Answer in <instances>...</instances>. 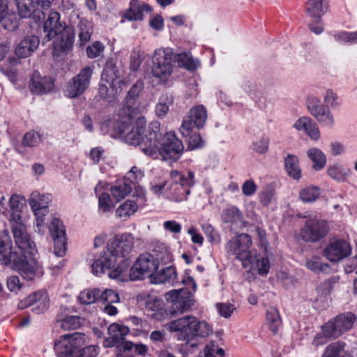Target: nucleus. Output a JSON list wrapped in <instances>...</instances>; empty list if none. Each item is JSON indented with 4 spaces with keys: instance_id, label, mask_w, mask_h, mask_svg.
Here are the masks:
<instances>
[{
    "instance_id": "f257e3e1",
    "label": "nucleus",
    "mask_w": 357,
    "mask_h": 357,
    "mask_svg": "<svg viewBox=\"0 0 357 357\" xmlns=\"http://www.w3.org/2000/svg\"><path fill=\"white\" fill-rule=\"evenodd\" d=\"M131 118L126 116L125 121H114V132L112 136L121 137L130 145L139 146L142 151L146 155H155L161 137L160 123L158 121L151 122L146 129V122L144 117L138 118L134 123H132Z\"/></svg>"
},
{
    "instance_id": "f03ea898",
    "label": "nucleus",
    "mask_w": 357,
    "mask_h": 357,
    "mask_svg": "<svg viewBox=\"0 0 357 357\" xmlns=\"http://www.w3.org/2000/svg\"><path fill=\"white\" fill-rule=\"evenodd\" d=\"M45 33L43 41L49 42L58 37L53 43V54L59 55L61 53L67 54L73 49L75 30L71 26H67L60 20V14L51 10L43 26Z\"/></svg>"
},
{
    "instance_id": "7ed1b4c3",
    "label": "nucleus",
    "mask_w": 357,
    "mask_h": 357,
    "mask_svg": "<svg viewBox=\"0 0 357 357\" xmlns=\"http://www.w3.org/2000/svg\"><path fill=\"white\" fill-rule=\"evenodd\" d=\"M133 248V238L129 234L115 236L107 244V252H105L91 265L92 272L96 275L104 273L105 270H109L114 266L119 259L126 262L127 256Z\"/></svg>"
},
{
    "instance_id": "20e7f679",
    "label": "nucleus",
    "mask_w": 357,
    "mask_h": 357,
    "mask_svg": "<svg viewBox=\"0 0 357 357\" xmlns=\"http://www.w3.org/2000/svg\"><path fill=\"white\" fill-rule=\"evenodd\" d=\"M165 327L171 333L178 332L177 339L180 341H190L197 337H206L213 333L212 328L206 321H199L192 315L173 320Z\"/></svg>"
},
{
    "instance_id": "39448f33",
    "label": "nucleus",
    "mask_w": 357,
    "mask_h": 357,
    "mask_svg": "<svg viewBox=\"0 0 357 357\" xmlns=\"http://www.w3.org/2000/svg\"><path fill=\"white\" fill-rule=\"evenodd\" d=\"M86 335L80 333L62 335L54 343L58 357H96L98 347L94 345L84 347Z\"/></svg>"
},
{
    "instance_id": "423d86ee",
    "label": "nucleus",
    "mask_w": 357,
    "mask_h": 357,
    "mask_svg": "<svg viewBox=\"0 0 357 357\" xmlns=\"http://www.w3.org/2000/svg\"><path fill=\"white\" fill-rule=\"evenodd\" d=\"M252 239L250 235L241 234L228 241L226 249L229 255L241 261L247 268L256 259V251L251 249Z\"/></svg>"
},
{
    "instance_id": "0eeeda50",
    "label": "nucleus",
    "mask_w": 357,
    "mask_h": 357,
    "mask_svg": "<svg viewBox=\"0 0 357 357\" xmlns=\"http://www.w3.org/2000/svg\"><path fill=\"white\" fill-rule=\"evenodd\" d=\"M10 221L13 237L18 248L24 253L33 255L37 252L36 246L26 231L21 215L11 213Z\"/></svg>"
},
{
    "instance_id": "6e6552de",
    "label": "nucleus",
    "mask_w": 357,
    "mask_h": 357,
    "mask_svg": "<svg viewBox=\"0 0 357 357\" xmlns=\"http://www.w3.org/2000/svg\"><path fill=\"white\" fill-rule=\"evenodd\" d=\"M165 298L172 305L167 310L171 317L183 314L194 305L190 291L187 289H179L170 291L165 294Z\"/></svg>"
},
{
    "instance_id": "1a4fd4ad",
    "label": "nucleus",
    "mask_w": 357,
    "mask_h": 357,
    "mask_svg": "<svg viewBox=\"0 0 357 357\" xmlns=\"http://www.w3.org/2000/svg\"><path fill=\"white\" fill-rule=\"evenodd\" d=\"M158 267V259L149 254L141 255L130 270V278L138 280L149 276L151 279Z\"/></svg>"
},
{
    "instance_id": "9d476101",
    "label": "nucleus",
    "mask_w": 357,
    "mask_h": 357,
    "mask_svg": "<svg viewBox=\"0 0 357 357\" xmlns=\"http://www.w3.org/2000/svg\"><path fill=\"white\" fill-rule=\"evenodd\" d=\"M184 146L182 142L178 139L174 133L167 132L160 139L158 153L162 155L165 160H177L181 155Z\"/></svg>"
},
{
    "instance_id": "9b49d317",
    "label": "nucleus",
    "mask_w": 357,
    "mask_h": 357,
    "mask_svg": "<svg viewBox=\"0 0 357 357\" xmlns=\"http://www.w3.org/2000/svg\"><path fill=\"white\" fill-rule=\"evenodd\" d=\"M173 52L169 49H159L153 57L152 73L161 80H166L172 71Z\"/></svg>"
},
{
    "instance_id": "f8f14e48",
    "label": "nucleus",
    "mask_w": 357,
    "mask_h": 357,
    "mask_svg": "<svg viewBox=\"0 0 357 357\" xmlns=\"http://www.w3.org/2000/svg\"><path fill=\"white\" fill-rule=\"evenodd\" d=\"M328 231V227L325 220L312 218L306 221L300 235L303 241L315 243L324 238Z\"/></svg>"
},
{
    "instance_id": "ddd939ff",
    "label": "nucleus",
    "mask_w": 357,
    "mask_h": 357,
    "mask_svg": "<svg viewBox=\"0 0 357 357\" xmlns=\"http://www.w3.org/2000/svg\"><path fill=\"white\" fill-rule=\"evenodd\" d=\"M354 321L355 317L352 313L342 314L337 316L333 320L324 324L321 328L324 329L326 335L332 336V338H337L351 329Z\"/></svg>"
},
{
    "instance_id": "4468645a",
    "label": "nucleus",
    "mask_w": 357,
    "mask_h": 357,
    "mask_svg": "<svg viewBox=\"0 0 357 357\" xmlns=\"http://www.w3.org/2000/svg\"><path fill=\"white\" fill-rule=\"evenodd\" d=\"M207 119L206 109L203 105L193 107L189 112L186 119H184L180 128V132L184 137H188L192 132L193 126L197 129L204 127Z\"/></svg>"
},
{
    "instance_id": "2eb2a0df",
    "label": "nucleus",
    "mask_w": 357,
    "mask_h": 357,
    "mask_svg": "<svg viewBox=\"0 0 357 357\" xmlns=\"http://www.w3.org/2000/svg\"><path fill=\"white\" fill-rule=\"evenodd\" d=\"M92 75V69L86 66L67 84L66 96L69 98H76L83 93L89 87Z\"/></svg>"
},
{
    "instance_id": "dca6fc26",
    "label": "nucleus",
    "mask_w": 357,
    "mask_h": 357,
    "mask_svg": "<svg viewBox=\"0 0 357 357\" xmlns=\"http://www.w3.org/2000/svg\"><path fill=\"white\" fill-rule=\"evenodd\" d=\"M49 230L54 241L55 255L63 256L66 251L67 244L65 226L59 219L53 218L49 226Z\"/></svg>"
},
{
    "instance_id": "f3484780",
    "label": "nucleus",
    "mask_w": 357,
    "mask_h": 357,
    "mask_svg": "<svg viewBox=\"0 0 357 357\" xmlns=\"http://www.w3.org/2000/svg\"><path fill=\"white\" fill-rule=\"evenodd\" d=\"M127 86L125 80H119L117 82H107L100 81L98 94V97L104 102L114 105L117 102L118 96L121 93L124 86Z\"/></svg>"
},
{
    "instance_id": "a211bd4d",
    "label": "nucleus",
    "mask_w": 357,
    "mask_h": 357,
    "mask_svg": "<svg viewBox=\"0 0 357 357\" xmlns=\"http://www.w3.org/2000/svg\"><path fill=\"white\" fill-rule=\"evenodd\" d=\"M305 12L307 16L312 20L309 23V28L314 33L320 34L324 30L321 23V17L325 13L323 0H309L305 3Z\"/></svg>"
},
{
    "instance_id": "6ab92c4d",
    "label": "nucleus",
    "mask_w": 357,
    "mask_h": 357,
    "mask_svg": "<svg viewBox=\"0 0 357 357\" xmlns=\"http://www.w3.org/2000/svg\"><path fill=\"white\" fill-rule=\"evenodd\" d=\"M351 252V245L346 241L331 240L324 249L323 255L331 262H337L349 256Z\"/></svg>"
},
{
    "instance_id": "aec40b11",
    "label": "nucleus",
    "mask_w": 357,
    "mask_h": 357,
    "mask_svg": "<svg viewBox=\"0 0 357 357\" xmlns=\"http://www.w3.org/2000/svg\"><path fill=\"white\" fill-rule=\"evenodd\" d=\"M17 13L21 18H29L37 23L44 19L43 8L34 0H15Z\"/></svg>"
},
{
    "instance_id": "412c9836",
    "label": "nucleus",
    "mask_w": 357,
    "mask_h": 357,
    "mask_svg": "<svg viewBox=\"0 0 357 357\" xmlns=\"http://www.w3.org/2000/svg\"><path fill=\"white\" fill-rule=\"evenodd\" d=\"M13 257L11 267L17 271L24 279L33 280L37 269L36 261L32 258L28 259L25 253L13 255Z\"/></svg>"
},
{
    "instance_id": "4be33fe9",
    "label": "nucleus",
    "mask_w": 357,
    "mask_h": 357,
    "mask_svg": "<svg viewBox=\"0 0 357 357\" xmlns=\"http://www.w3.org/2000/svg\"><path fill=\"white\" fill-rule=\"evenodd\" d=\"M143 89L144 82L139 79L132 86L125 97L122 110L125 116H128L129 119L132 117V114L137 109V100Z\"/></svg>"
},
{
    "instance_id": "5701e85b",
    "label": "nucleus",
    "mask_w": 357,
    "mask_h": 357,
    "mask_svg": "<svg viewBox=\"0 0 357 357\" xmlns=\"http://www.w3.org/2000/svg\"><path fill=\"white\" fill-rule=\"evenodd\" d=\"M54 87V80L50 77H42L38 72L31 76L29 89L34 94H44L50 92Z\"/></svg>"
},
{
    "instance_id": "b1692460",
    "label": "nucleus",
    "mask_w": 357,
    "mask_h": 357,
    "mask_svg": "<svg viewBox=\"0 0 357 357\" xmlns=\"http://www.w3.org/2000/svg\"><path fill=\"white\" fill-rule=\"evenodd\" d=\"M39 43L38 36L31 35L24 37L15 47L17 59L30 56L38 49Z\"/></svg>"
},
{
    "instance_id": "393cba45",
    "label": "nucleus",
    "mask_w": 357,
    "mask_h": 357,
    "mask_svg": "<svg viewBox=\"0 0 357 357\" xmlns=\"http://www.w3.org/2000/svg\"><path fill=\"white\" fill-rule=\"evenodd\" d=\"M151 12L152 8L148 4H140L138 0H132L130 3V8L123 14L121 23L124 20L129 21L142 20L143 19V12Z\"/></svg>"
},
{
    "instance_id": "a878e982",
    "label": "nucleus",
    "mask_w": 357,
    "mask_h": 357,
    "mask_svg": "<svg viewBox=\"0 0 357 357\" xmlns=\"http://www.w3.org/2000/svg\"><path fill=\"white\" fill-rule=\"evenodd\" d=\"M123 70L120 66H117L116 63L112 59L108 60L103 68L101 74L100 80L105 82H117L119 80H124L121 79L122 76Z\"/></svg>"
},
{
    "instance_id": "bb28decb",
    "label": "nucleus",
    "mask_w": 357,
    "mask_h": 357,
    "mask_svg": "<svg viewBox=\"0 0 357 357\" xmlns=\"http://www.w3.org/2000/svg\"><path fill=\"white\" fill-rule=\"evenodd\" d=\"M137 301L141 305H144V307L151 311H155L154 316L157 319L159 318V315L168 316L167 310L161 307V300L158 298H152L149 296L139 295L137 296Z\"/></svg>"
},
{
    "instance_id": "cd10ccee",
    "label": "nucleus",
    "mask_w": 357,
    "mask_h": 357,
    "mask_svg": "<svg viewBox=\"0 0 357 357\" xmlns=\"http://www.w3.org/2000/svg\"><path fill=\"white\" fill-rule=\"evenodd\" d=\"M294 127L298 130H304L307 135L312 139L317 140L320 137L319 129L315 123L307 116H303L298 119L294 123Z\"/></svg>"
},
{
    "instance_id": "c85d7f7f",
    "label": "nucleus",
    "mask_w": 357,
    "mask_h": 357,
    "mask_svg": "<svg viewBox=\"0 0 357 357\" xmlns=\"http://www.w3.org/2000/svg\"><path fill=\"white\" fill-rule=\"evenodd\" d=\"M17 252H13L11 248V242L7 235L0 238V258L6 265H10L13 262V255H19Z\"/></svg>"
},
{
    "instance_id": "c756f323",
    "label": "nucleus",
    "mask_w": 357,
    "mask_h": 357,
    "mask_svg": "<svg viewBox=\"0 0 357 357\" xmlns=\"http://www.w3.org/2000/svg\"><path fill=\"white\" fill-rule=\"evenodd\" d=\"M47 300V296L45 292L37 291L26 298L25 301L26 303V306L34 305L37 303L38 305L33 307L32 310L35 311L36 313H40L47 308L45 303Z\"/></svg>"
},
{
    "instance_id": "7c9ffc66",
    "label": "nucleus",
    "mask_w": 357,
    "mask_h": 357,
    "mask_svg": "<svg viewBox=\"0 0 357 357\" xmlns=\"http://www.w3.org/2000/svg\"><path fill=\"white\" fill-rule=\"evenodd\" d=\"M176 278V268L173 266H168L161 269L158 273H154L151 278V282L155 284L171 283L174 282Z\"/></svg>"
},
{
    "instance_id": "2f4dec72",
    "label": "nucleus",
    "mask_w": 357,
    "mask_h": 357,
    "mask_svg": "<svg viewBox=\"0 0 357 357\" xmlns=\"http://www.w3.org/2000/svg\"><path fill=\"white\" fill-rule=\"evenodd\" d=\"M284 167L288 175L294 179L298 180L301 177V169L298 158L289 154L284 159Z\"/></svg>"
},
{
    "instance_id": "473e14b6",
    "label": "nucleus",
    "mask_w": 357,
    "mask_h": 357,
    "mask_svg": "<svg viewBox=\"0 0 357 357\" xmlns=\"http://www.w3.org/2000/svg\"><path fill=\"white\" fill-rule=\"evenodd\" d=\"M77 29L79 31V44L80 46H83L91 39L93 33V26L91 22L82 19L79 21Z\"/></svg>"
},
{
    "instance_id": "72a5a7b5",
    "label": "nucleus",
    "mask_w": 357,
    "mask_h": 357,
    "mask_svg": "<svg viewBox=\"0 0 357 357\" xmlns=\"http://www.w3.org/2000/svg\"><path fill=\"white\" fill-rule=\"evenodd\" d=\"M51 201L50 195H40L37 191H34L31 194L29 199V203L32 209L40 208L42 210H48L47 206Z\"/></svg>"
},
{
    "instance_id": "f704fd0d",
    "label": "nucleus",
    "mask_w": 357,
    "mask_h": 357,
    "mask_svg": "<svg viewBox=\"0 0 357 357\" xmlns=\"http://www.w3.org/2000/svg\"><path fill=\"white\" fill-rule=\"evenodd\" d=\"M344 347L345 344L340 341L331 343L326 348L322 357H350Z\"/></svg>"
},
{
    "instance_id": "c9c22d12",
    "label": "nucleus",
    "mask_w": 357,
    "mask_h": 357,
    "mask_svg": "<svg viewBox=\"0 0 357 357\" xmlns=\"http://www.w3.org/2000/svg\"><path fill=\"white\" fill-rule=\"evenodd\" d=\"M20 63L19 59L15 57L8 59L7 63H3L0 67L1 73L6 76L11 82L17 79V71L15 68Z\"/></svg>"
},
{
    "instance_id": "e433bc0d",
    "label": "nucleus",
    "mask_w": 357,
    "mask_h": 357,
    "mask_svg": "<svg viewBox=\"0 0 357 357\" xmlns=\"http://www.w3.org/2000/svg\"><path fill=\"white\" fill-rule=\"evenodd\" d=\"M172 104L173 98L171 95L167 93L162 94L155 106V112L156 116L159 118L165 116L169 111V106Z\"/></svg>"
},
{
    "instance_id": "4c0bfd02",
    "label": "nucleus",
    "mask_w": 357,
    "mask_h": 357,
    "mask_svg": "<svg viewBox=\"0 0 357 357\" xmlns=\"http://www.w3.org/2000/svg\"><path fill=\"white\" fill-rule=\"evenodd\" d=\"M305 266L314 273L325 272L329 267L328 264L322 261L321 257L315 255L306 259Z\"/></svg>"
},
{
    "instance_id": "58836bf2",
    "label": "nucleus",
    "mask_w": 357,
    "mask_h": 357,
    "mask_svg": "<svg viewBox=\"0 0 357 357\" xmlns=\"http://www.w3.org/2000/svg\"><path fill=\"white\" fill-rule=\"evenodd\" d=\"M172 61L178 63L179 66H183L189 70H193L197 68L196 61L187 53H173Z\"/></svg>"
},
{
    "instance_id": "ea45409f",
    "label": "nucleus",
    "mask_w": 357,
    "mask_h": 357,
    "mask_svg": "<svg viewBox=\"0 0 357 357\" xmlns=\"http://www.w3.org/2000/svg\"><path fill=\"white\" fill-rule=\"evenodd\" d=\"M137 210V204L132 200H127L116 210V215L120 218L126 219Z\"/></svg>"
},
{
    "instance_id": "a19ab883",
    "label": "nucleus",
    "mask_w": 357,
    "mask_h": 357,
    "mask_svg": "<svg viewBox=\"0 0 357 357\" xmlns=\"http://www.w3.org/2000/svg\"><path fill=\"white\" fill-rule=\"evenodd\" d=\"M100 289H86L80 292L78 300L83 305H90L99 301Z\"/></svg>"
},
{
    "instance_id": "79ce46f5",
    "label": "nucleus",
    "mask_w": 357,
    "mask_h": 357,
    "mask_svg": "<svg viewBox=\"0 0 357 357\" xmlns=\"http://www.w3.org/2000/svg\"><path fill=\"white\" fill-rule=\"evenodd\" d=\"M132 191L131 185L126 182L120 183L111 188V193L114 198L119 201L128 196Z\"/></svg>"
},
{
    "instance_id": "37998d69",
    "label": "nucleus",
    "mask_w": 357,
    "mask_h": 357,
    "mask_svg": "<svg viewBox=\"0 0 357 357\" xmlns=\"http://www.w3.org/2000/svg\"><path fill=\"white\" fill-rule=\"evenodd\" d=\"M307 155L314 162L313 167L315 169H320L324 167L326 160L321 150L316 148L310 149L307 151Z\"/></svg>"
},
{
    "instance_id": "c03bdc74",
    "label": "nucleus",
    "mask_w": 357,
    "mask_h": 357,
    "mask_svg": "<svg viewBox=\"0 0 357 357\" xmlns=\"http://www.w3.org/2000/svg\"><path fill=\"white\" fill-rule=\"evenodd\" d=\"M319 188L316 186H309L302 189L299 193L300 199L304 202H314L319 196Z\"/></svg>"
},
{
    "instance_id": "a18cd8bd",
    "label": "nucleus",
    "mask_w": 357,
    "mask_h": 357,
    "mask_svg": "<svg viewBox=\"0 0 357 357\" xmlns=\"http://www.w3.org/2000/svg\"><path fill=\"white\" fill-rule=\"evenodd\" d=\"M129 333V328L118 324H112L108 327V333L110 337L121 342L124 337Z\"/></svg>"
},
{
    "instance_id": "49530a36",
    "label": "nucleus",
    "mask_w": 357,
    "mask_h": 357,
    "mask_svg": "<svg viewBox=\"0 0 357 357\" xmlns=\"http://www.w3.org/2000/svg\"><path fill=\"white\" fill-rule=\"evenodd\" d=\"M266 320L270 325L271 330L276 333L278 328L281 324L280 317L277 309L270 307L266 312Z\"/></svg>"
},
{
    "instance_id": "de8ad7c7",
    "label": "nucleus",
    "mask_w": 357,
    "mask_h": 357,
    "mask_svg": "<svg viewBox=\"0 0 357 357\" xmlns=\"http://www.w3.org/2000/svg\"><path fill=\"white\" fill-rule=\"evenodd\" d=\"M312 114L319 121L327 126H332L334 121L333 117L331 114L329 110L326 109L323 105L320 106V109H317L312 112Z\"/></svg>"
},
{
    "instance_id": "09e8293b",
    "label": "nucleus",
    "mask_w": 357,
    "mask_h": 357,
    "mask_svg": "<svg viewBox=\"0 0 357 357\" xmlns=\"http://www.w3.org/2000/svg\"><path fill=\"white\" fill-rule=\"evenodd\" d=\"M0 23L5 29L9 31H15L19 27V20L15 14H8L7 13Z\"/></svg>"
},
{
    "instance_id": "8fccbe9b",
    "label": "nucleus",
    "mask_w": 357,
    "mask_h": 357,
    "mask_svg": "<svg viewBox=\"0 0 357 357\" xmlns=\"http://www.w3.org/2000/svg\"><path fill=\"white\" fill-rule=\"evenodd\" d=\"M81 319L78 316H69L61 321L60 327L65 331L75 330L81 326Z\"/></svg>"
},
{
    "instance_id": "3c124183",
    "label": "nucleus",
    "mask_w": 357,
    "mask_h": 357,
    "mask_svg": "<svg viewBox=\"0 0 357 357\" xmlns=\"http://www.w3.org/2000/svg\"><path fill=\"white\" fill-rule=\"evenodd\" d=\"M194 174L193 172L189 171L187 172V175L183 174V179H182L178 184L181 188L183 191L184 197L179 198V200L186 199V196L190 193V188L194 184Z\"/></svg>"
},
{
    "instance_id": "603ef678",
    "label": "nucleus",
    "mask_w": 357,
    "mask_h": 357,
    "mask_svg": "<svg viewBox=\"0 0 357 357\" xmlns=\"http://www.w3.org/2000/svg\"><path fill=\"white\" fill-rule=\"evenodd\" d=\"M194 174L193 172L189 171L187 172V175L183 174V179H182L178 184L181 188L183 191L184 197L179 198V200L186 199V196L190 193V188L194 184Z\"/></svg>"
},
{
    "instance_id": "864d4df0",
    "label": "nucleus",
    "mask_w": 357,
    "mask_h": 357,
    "mask_svg": "<svg viewBox=\"0 0 357 357\" xmlns=\"http://www.w3.org/2000/svg\"><path fill=\"white\" fill-rule=\"evenodd\" d=\"M120 301L119 294L112 289H106L104 291H100L99 302L103 304H112L119 303Z\"/></svg>"
},
{
    "instance_id": "5fc2aeb1",
    "label": "nucleus",
    "mask_w": 357,
    "mask_h": 357,
    "mask_svg": "<svg viewBox=\"0 0 357 357\" xmlns=\"http://www.w3.org/2000/svg\"><path fill=\"white\" fill-rule=\"evenodd\" d=\"M40 142V135L35 131H30L24 135L22 144L24 146L33 147L36 146Z\"/></svg>"
},
{
    "instance_id": "6e6d98bb",
    "label": "nucleus",
    "mask_w": 357,
    "mask_h": 357,
    "mask_svg": "<svg viewBox=\"0 0 357 357\" xmlns=\"http://www.w3.org/2000/svg\"><path fill=\"white\" fill-rule=\"evenodd\" d=\"M248 267L250 268H257L258 273L261 275L268 273L269 271V262L266 258L261 257L259 259L256 255V259Z\"/></svg>"
},
{
    "instance_id": "4d7b16f0",
    "label": "nucleus",
    "mask_w": 357,
    "mask_h": 357,
    "mask_svg": "<svg viewBox=\"0 0 357 357\" xmlns=\"http://www.w3.org/2000/svg\"><path fill=\"white\" fill-rule=\"evenodd\" d=\"M104 49L103 45L100 42L96 41L87 47L86 50V55L89 59H95L100 56Z\"/></svg>"
},
{
    "instance_id": "13d9d810",
    "label": "nucleus",
    "mask_w": 357,
    "mask_h": 357,
    "mask_svg": "<svg viewBox=\"0 0 357 357\" xmlns=\"http://www.w3.org/2000/svg\"><path fill=\"white\" fill-rule=\"evenodd\" d=\"M216 307L220 314L225 318L231 317L236 310L234 305L229 303H218L216 304Z\"/></svg>"
},
{
    "instance_id": "bf43d9fd",
    "label": "nucleus",
    "mask_w": 357,
    "mask_h": 357,
    "mask_svg": "<svg viewBox=\"0 0 357 357\" xmlns=\"http://www.w3.org/2000/svg\"><path fill=\"white\" fill-rule=\"evenodd\" d=\"M24 199L22 196L18 195H13L9 201V205L11 210L13 211L12 213H20V210L24 205Z\"/></svg>"
},
{
    "instance_id": "052dcab7",
    "label": "nucleus",
    "mask_w": 357,
    "mask_h": 357,
    "mask_svg": "<svg viewBox=\"0 0 357 357\" xmlns=\"http://www.w3.org/2000/svg\"><path fill=\"white\" fill-rule=\"evenodd\" d=\"M240 219V212L236 207H231L225 211L222 220L225 222H231Z\"/></svg>"
},
{
    "instance_id": "680f3d73",
    "label": "nucleus",
    "mask_w": 357,
    "mask_h": 357,
    "mask_svg": "<svg viewBox=\"0 0 357 357\" xmlns=\"http://www.w3.org/2000/svg\"><path fill=\"white\" fill-rule=\"evenodd\" d=\"M275 195V190L271 185H267L262 191L260 202L264 206H268Z\"/></svg>"
},
{
    "instance_id": "e2e57ef3",
    "label": "nucleus",
    "mask_w": 357,
    "mask_h": 357,
    "mask_svg": "<svg viewBox=\"0 0 357 357\" xmlns=\"http://www.w3.org/2000/svg\"><path fill=\"white\" fill-rule=\"evenodd\" d=\"M34 212L35 216L36 218V225L38 228V233H43V229H41L43 227L45 223V216L48 213V210H42L38 208L35 209H32Z\"/></svg>"
},
{
    "instance_id": "0e129e2a",
    "label": "nucleus",
    "mask_w": 357,
    "mask_h": 357,
    "mask_svg": "<svg viewBox=\"0 0 357 357\" xmlns=\"http://www.w3.org/2000/svg\"><path fill=\"white\" fill-rule=\"evenodd\" d=\"M142 61V53L139 51L133 52L130 56V69L132 71H137Z\"/></svg>"
},
{
    "instance_id": "69168bd1",
    "label": "nucleus",
    "mask_w": 357,
    "mask_h": 357,
    "mask_svg": "<svg viewBox=\"0 0 357 357\" xmlns=\"http://www.w3.org/2000/svg\"><path fill=\"white\" fill-rule=\"evenodd\" d=\"M204 145V141L202 140L199 133H194L190 135L188 140V148L190 150L200 148Z\"/></svg>"
},
{
    "instance_id": "338daca9",
    "label": "nucleus",
    "mask_w": 357,
    "mask_h": 357,
    "mask_svg": "<svg viewBox=\"0 0 357 357\" xmlns=\"http://www.w3.org/2000/svg\"><path fill=\"white\" fill-rule=\"evenodd\" d=\"M99 207L104 212L109 211L111 206H110V197L109 194L103 192L102 193L98 199Z\"/></svg>"
},
{
    "instance_id": "774afa93",
    "label": "nucleus",
    "mask_w": 357,
    "mask_h": 357,
    "mask_svg": "<svg viewBox=\"0 0 357 357\" xmlns=\"http://www.w3.org/2000/svg\"><path fill=\"white\" fill-rule=\"evenodd\" d=\"M328 175L335 180L342 181L344 178L345 174L342 169L337 166H333L328 169Z\"/></svg>"
}]
</instances>
